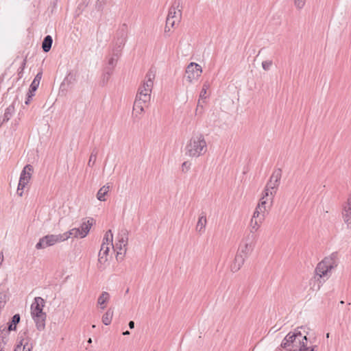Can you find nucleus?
<instances>
[{
	"label": "nucleus",
	"mask_w": 351,
	"mask_h": 351,
	"mask_svg": "<svg viewBox=\"0 0 351 351\" xmlns=\"http://www.w3.org/2000/svg\"><path fill=\"white\" fill-rule=\"evenodd\" d=\"M207 151V143L202 134L191 137L185 147V154L189 157L197 158Z\"/></svg>",
	"instance_id": "nucleus-1"
},
{
	"label": "nucleus",
	"mask_w": 351,
	"mask_h": 351,
	"mask_svg": "<svg viewBox=\"0 0 351 351\" xmlns=\"http://www.w3.org/2000/svg\"><path fill=\"white\" fill-rule=\"evenodd\" d=\"M127 36L128 26L126 24H123L117 31L113 47L112 49V51H115L116 54H118V53H121L122 49L127 40Z\"/></svg>",
	"instance_id": "nucleus-2"
},
{
	"label": "nucleus",
	"mask_w": 351,
	"mask_h": 351,
	"mask_svg": "<svg viewBox=\"0 0 351 351\" xmlns=\"http://www.w3.org/2000/svg\"><path fill=\"white\" fill-rule=\"evenodd\" d=\"M65 236L62 234H47L40 238L36 245L37 250L44 249L49 246H52L57 243L65 241Z\"/></svg>",
	"instance_id": "nucleus-3"
},
{
	"label": "nucleus",
	"mask_w": 351,
	"mask_h": 351,
	"mask_svg": "<svg viewBox=\"0 0 351 351\" xmlns=\"http://www.w3.org/2000/svg\"><path fill=\"white\" fill-rule=\"evenodd\" d=\"M266 201L261 200L256 208L252 218L251 219L252 231H256L259 227V224L265 219V213L266 212Z\"/></svg>",
	"instance_id": "nucleus-4"
},
{
	"label": "nucleus",
	"mask_w": 351,
	"mask_h": 351,
	"mask_svg": "<svg viewBox=\"0 0 351 351\" xmlns=\"http://www.w3.org/2000/svg\"><path fill=\"white\" fill-rule=\"evenodd\" d=\"M33 171V167L31 165H26L22 170L19 182L17 189V194L19 196H22L23 193V189L25 186L28 184L31 178V171Z\"/></svg>",
	"instance_id": "nucleus-5"
},
{
	"label": "nucleus",
	"mask_w": 351,
	"mask_h": 351,
	"mask_svg": "<svg viewBox=\"0 0 351 351\" xmlns=\"http://www.w3.org/2000/svg\"><path fill=\"white\" fill-rule=\"evenodd\" d=\"M254 236L248 235L240 244L237 253L247 258L254 250Z\"/></svg>",
	"instance_id": "nucleus-6"
},
{
	"label": "nucleus",
	"mask_w": 351,
	"mask_h": 351,
	"mask_svg": "<svg viewBox=\"0 0 351 351\" xmlns=\"http://www.w3.org/2000/svg\"><path fill=\"white\" fill-rule=\"evenodd\" d=\"M202 72V69L199 64L191 62L186 69L185 78L189 83H192L199 78Z\"/></svg>",
	"instance_id": "nucleus-7"
},
{
	"label": "nucleus",
	"mask_w": 351,
	"mask_h": 351,
	"mask_svg": "<svg viewBox=\"0 0 351 351\" xmlns=\"http://www.w3.org/2000/svg\"><path fill=\"white\" fill-rule=\"evenodd\" d=\"M182 0H174L169 9L167 18L176 19L179 23L182 19Z\"/></svg>",
	"instance_id": "nucleus-8"
},
{
	"label": "nucleus",
	"mask_w": 351,
	"mask_h": 351,
	"mask_svg": "<svg viewBox=\"0 0 351 351\" xmlns=\"http://www.w3.org/2000/svg\"><path fill=\"white\" fill-rule=\"evenodd\" d=\"M298 339L294 344L291 345L286 350L287 351H302L304 348H308L307 346L308 339L306 335H302L300 331H298Z\"/></svg>",
	"instance_id": "nucleus-9"
},
{
	"label": "nucleus",
	"mask_w": 351,
	"mask_h": 351,
	"mask_svg": "<svg viewBox=\"0 0 351 351\" xmlns=\"http://www.w3.org/2000/svg\"><path fill=\"white\" fill-rule=\"evenodd\" d=\"M154 73L149 71L145 75V80L138 88V92L142 93L151 94L154 85Z\"/></svg>",
	"instance_id": "nucleus-10"
},
{
	"label": "nucleus",
	"mask_w": 351,
	"mask_h": 351,
	"mask_svg": "<svg viewBox=\"0 0 351 351\" xmlns=\"http://www.w3.org/2000/svg\"><path fill=\"white\" fill-rule=\"evenodd\" d=\"M154 73L149 71L145 75V80L138 88V92L142 93L151 94L154 85Z\"/></svg>",
	"instance_id": "nucleus-11"
},
{
	"label": "nucleus",
	"mask_w": 351,
	"mask_h": 351,
	"mask_svg": "<svg viewBox=\"0 0 351 351\" xmlns=\"http://www.w3.org/2000/svg\"><path fill=\"white\" fill-rule=\"evenodd\" d=\"M45 306V300L41 297H36L33 303L31 305V315L35 316L38 315H43V307Z\"/></svg>",
	"instance_id": "nucleus-12"
},
{
	"label": "nucleus",
	"mask_w": 351,
	"mask_h": 351,
	"mask_svg": "<svg viewBox=\"0 0 351 351\" xmlns=\"http://www.w3.org/2000/svg\"><path fill=\"white\" fill-rule=\"evenodd\" d=\"M76 81V74L73 71L67 73L63 82L61 83L60 90L62 92H67L68 88Z\"/></svg>",
	"instance_id": "nucleus-13"
},
{
	"label": "nucleus",
	"mask_w": 351,
	"mask_h": 351,
	"mask_svg": "<svg viewBox=\"0 0 351 351\" xmlns=\"http://www.w3.org/2000/svg\"><path fill=\"white\" fill-rule=\"evenodd\" d=\"M298 331L299 328L295 329L293 332H289L282 341L280 347L287 350L291 345L294 344L296 342V339H298Z\"/></svg>",
	"instance_id": "nucleus-14"
},
{
	"label": "nucleus",
	"mask_w": 351,
	"mask_h": 351,
	"mask_svg": "<svg viewBox=\"0 0 351 351\" xmlns=\"http://www.w3.org/2000/svg\"><path fill=\"white\" fill-rule=\"evenodd\" d=\"M333 269V266L327 263L324 259L317 264L315 268V274L320 278L327 276L328 273Z\"/></svg>",
	"instance_id": "nucleus-15"
},
{
	"label": "nucleus",
	"mask_w": 351,
	"mask_h": 351,
	"mask_svg": "<svg viewBox=\"0 0 351 351\" xmlns=\"http://www.w3.org/2000/svg\"><path fill=\"white\" fill-rule=\"evenodd\" d=\"M280 185V182L277 183L275 182V180H272L269 179V182L267 183L265 189L263 191V197L262 199H264L265 197L269 196V193L274 197L276 193L277 189Z\"/></svg>",
	"instance_id": "nucleus-16"
},
{
	"label": "nucleus",
	"mask_w": 351,
	"mask_h": 351,
	"mask_svg": "<svg viewBox=\"0 0 351 351\" xmlns=\"http://www.w3.org/2000/svg\"><path fill=\"white\" fill-rule=\"evenodd\" d=\"M246 258H244L240 254L237 253L234 260L230 266L232 272L238 271L243 265Z\"/></svg>",
	"instance_id": "nucleus-17"
},
{
	"label": "nucleus",
	"mask_w": 351,
	"mask_h": 351,
	"mask_svg": "<svg viewBox=\"0 0 351 351\" xmlns=\"http://www.w3.org/2000/svg\"><path fill=\"white\" fill-rule=\"evenodd\" d=\"M32 317L36 324L37 330L39 331L43 330L45 328V321L47 317L46 313L43 315L32 316Z\"/></svg>",
	"instance_id": "nucleus-18"
},
{
	"label": "nucleus",
	"mask_w": 351,
	"mask_h": 351,
	"mask_svg": "<svg viewBox=\"0 0 351 351\" xmlns=\"http://www.w3.org/2000/svg\"><path fill=\"white\" fill-rule=\"evenodd\" d=\"M128 231L123 228L120 230L117 236L118 245H123L124 247L127 246L128 241Z\"/></svg>",
	"instance_id": "nucleus-19"
},
{
	"label": "nucleus",
	"mask_w": 351,
	"mask_h": 351,
	"mask_svg": "<svg viewBox=\"0 0 351 351\" xmlns=\"http://www.w3.org/2000/svg\"><path fill=\"white\" fill-rule=\"evenodd\" d=\"M93 219H88L86 221L82 223L80 227L81 238H84L88 234L91 226H93Z\"/></svg>",
	"instance_id": "nucleus-20"
},
{
	"label": "nucleus",
	"mask_w": 351,
	"mask_h": 351,
	"mask_svg": "<svg viewBox=\"0 0 351 351\" xmlns=\"http://www.w3.org/2000/svg\"><path fill=\"white\" fill-rule=\"evenodd\" d=\"M110 247H105L104 245L101 246V249L98 254V263L99 264L101 265L107 261V256L108 255Z\"/></svg>",
	"instance_id": "nucleus-21"
},
{
	"label": "nucleus",
	"mask_w": 351,
	"mask_h": 351,
	"mask_svg": "<svg viewBox=\"0 0 351 351\" xmlns=\"http://www.w3.org/2000/svg\"><path fill=\"white\" fill-rule=\"evenodd\" d=\"M21 316L19 313L14 315L8 323V330L15 331L16 326L20 322Z\"/></svg>",
	"instance_id": "nucleus-22"
},
{
	"label": "nucleus",
	"mask_w": 351,
	"mask_h": 351,
	"mask_svg": "<svg viewBox=\"0 0 351 351\" xmlns=\"http://www.w3.org/2000/svg\"><path fill=\"white\" fill-rule=\"evenodd\" d=\"M207 223L206 214L202 213L201 216L199 217L197 225H196V230L199 232H202L204 231Z\"/></svg>",
	"instance_id": "nucleus-23"
},
{
	"label": "nucleus",
	"mask_w": 351,
	"mask_h": 351,
	"mask_svg": "<svg viewBox=\"0 0 351 351\" xmlns=\"http://www.w3.org/2000/svg\"><path fill=\"white\" fill-rule=\"evenodd\" d=\"M114 250H117L116 258L117 261H121L123 258L124 255L126 253V247H123V245H118V243H116L115 245L112 246Z\"/></svg>",
	"instance_id": "nucleus-24"
},
{
	"label": "nucleus",
	"mask_w": 351,
	"mask_h": 351,
	"mask_svg": "<svg viewBox=\"0 0 351 351\" xmlns=\"http://www.w3.org/2000/svg\"><path fill=\"white\" fill-rule=\"evenodd\" d=\"M52 43H53V38H52L51 36H50V35L46 36L44 38L43 43H42L43 51L45 53L49 52L51 49Z\"/></svg>",
	"instance_id": "nucleus-25"
},
{
	"label": "nucleus",
	"mask_w": 351,
	"mask_h": 351,
	"mask_svg": "<svg viewBox=\"0 0 351 351\" xmlns=\"http://www.w3.org/2000/svg\"><path fill=\"white\" fill-rule=\"evenodd\" d=\"M112 241H113V235H112V231L110 230H109L106 232V234L103 238V241H102L101 246L104 245L105 247H110V246L112 247L113 246Z\"/></svg>",
	"instance_id": "nucleus-26"
},
{
	"label": "nucleus",
	"mask_w": 351,
	"mask_h": 351,
	"mask_svg": "<svg viewBox=\"0 0 351 351\" xmlns=\"http://www.w3.org/2000/svg\"><path fill=\"white\" fill-rule=\"evenodd\" d=\"M12 330H8V328L4 325L0 326V340L6 345L8 341V335Z\"/></svg>",
	"instance_id": "nucleus-27"
},
{
	"label": "nucleus",
	"mask_w": 351,
	"mask_h": 351,
	"mask_svg": "<svg viewBox=\"0 0 351 351\" xmlns=\"http://www.w3.org/2000/svg\"><path fill=\"white\" fill-rule=\"evenodd\" d=\"M151 99V94L142 93V92H137L136 100L141 101L143 105H148Z\"/></svg>",
	"instance_id": "nucleus-28"
},
{
	"label": "nucleus",
	"mask_w": 351,
	"mask_h": 351,
	"mask_svg": "<svg viewBox=\"0 0 351 351\" xmlns=\"http://www.w3.org/2000/svg\"><path fill=\"white\" fill-rule=\"evenodd\" d=\"M15 109H14V103H12L11 105H10L8 107L6 108L5 110V112L3 117V122H7L8 121L10 118L12 117L13 114L14 113Z\"/></svg>",
	"instance_id": "nucleus-29"
},
{
	"label": "nucleus",
	"mask_w": 351,
	"mask_h": 351,
	"mask_svg": "<svg viewBox=\"0 0 351 351\" xmlns=\"http://www.w3.org/2000/svg\"><path fill=\"white\" fill-rule=\"evenodd\" d=\"M338 254L337 252L332 253L328 257L324 258V261H327V263L333 266V269L337 267L338 265Z\"/></svg>",
	"instance_id": "nucleus-30"
},
{
	"label": "nucleus",
	"mask_w": 351,
	"mask_h": 351,
	"mask_svg": "<svg viewBox=\"0 0 351 351\" xmlns=\"http://www.w3.org/2000/svg\"><path fill=\"white\" fill-rule=\"evenodd\" d=\"M62 234H63V236L66 237L65 241L67 240L71 237H73L75 238H77V237L81 238V236H82L80 229L79 228H73V229L63 233Z\"/></svg>",
	"instance_id": "nucleus-31"
},
{
	"label": "nucleus",
	"mask_w": 351,
	"mask_h": 351,
	"mask_svg": "<svg viewBox=\"0 0 351 351\" xmlns=\"http://www.w3.org/2000/svg\"><path fill=\"white\" fill-rule=\"evenodd\" d=\"M109 299L110 294L106 291L102 292L97 300V303L100 306L101 308L104 309L106 308L104 304L108 301Z\"/></svg>",
	"instance_id": "nucleus-32"
},
{
	"label": "nucleus",
	"mask_w": 351,
	"mask_h": 351,
	"mask_svg": "<svg viewBox=\"0 0 351 351\" xmlns=\"http://www.w3.org/2000/svg\"><path fill=\"white\" fill-rule=\"evenodd\" d=\"M112 316L113 311L111 308L108 309L102 317L103 324L106 326L110 325L112 322Z\"/></svg>",
	"instance_id": "nucleus-33"
},
{
	"label": "nucleus",
	"mask_w": 351,
	"mask_h": 351,
	"mask_svg": "<svg viewBox=\"0 0 351 351\" xmlns=\"http://www.w3.org/2000/svg\"><path fill=\"white\" fill-rule=\"evenodd\" d=\"M109 186L104 185L97 192V198L101 202L106 200L105 196L109 191Z\"/></svg>",
	"instance_id": "nucleus-34"
},
{
	"label": "nucleus",
	"mask_w": 351,
	"mask_h": 351,
	"mask_svg": "<svg viewBox=\"0 0 351 351\" xmlns=\"http://www.w3.org/2000/svg\"><path fill=\"white\" fill-rule=\"evenodd\" d=\"M120 56H121L120 53H118V54H116L115 51H112V55L108 59V65L112 66V67H115Z\"/></svg>",
	"instance_id": "nucleus-35"
},
{
	"label": "nucleus",
	"mask_w": 351,
	"mask_h": 351,
	"mask_svg": "<svg viewBox=\"0 0 351 351\" xmlns=\"http://www.w3.org/2000/svg\"><path fill=\"white\" fill-rule=\"evenodd\" d=\"M114 67L110 66L107 65L104 69V73H103V82L104 83L105 82H107L110 77V75L112 74Z\"/></svg>",
	"instance_id": "nucleus-36"
},
{
	"label": "nucleus",
	"mask_w": 351,
	"mask_h": 351,
	"mask_svg": "<svg viewBox=\"0 0 351 351\" xmlns=\"http://www.w3.org/2000/svg\"><path fill=\"white\" fill-rule=\"evenodd\" d=\"M141 101H138L137 100L135 99L134 102V106H133V112L136 114L137 113H141L142 112L144 111V108L147 106V105H143L142 103H141Z\"/></svg>",
	"instance_id": "nucleus-37"
},
{
	"label": "nucleus",
	"mask_w": 351,
	"mask_h": 351,
	"mask_svg": "<svg viewBox=\"0 0 351 351\" xmlns=\"http://www.w3.org/2000/svg\"><path fill=\"white\" fill-rule=\"evenodd\" d=\"M281 177H282V169L278 168V169H275L273 171L269 179H271V181L275 180V182L277 183L278 182H280Z\"/></svg>",
	"instance_id": "nucleus-38"
},
{
	"label": "nucleus",
	"mask_w": 351,
	"mask_h": 351,
	"mask_svg": "<svg viewBox=\"0 0 351 351\" xmlns=\"http://www.w3.org/2000/svg\"><path fill=\"white\" fill-rule=\"evenodd\" d=\"M342 215L344 222L347 224L348 228H351V213H349L346 208H344Z\"/></svg>",
	"instance_id": "nucleus-39"
},
{
	"label": "nucleus",
	"mask_w": 351,
	"mask_h": 351,
	"mask_svg": "<svg viewBox=\"0 0 351 351\" xmlns=\"http://www.w3.org/2000/svg\"><path fill=\"white\" fill-rule=\"evenodd\" d=\"M20 341H23V345H21L22 350L21 351H32L33 348L32 343H29L28 339H22Z\"/></svg>",
	"instance_id": "nucleus-40"
},
{
	"label": "nucleus",
	"mask_w": 351,
	"mask_h": 351,
	"mask_svg": "<svg viewBox=\"0 0 351 351\" xmlns=\"http://www.w3.org/2000/svg\"><path fill=\"white\" fill-rule=\"evenodd\" d=\"M97 151L94 149L92 152V153L90 156V158H89V160L88 162V165L89 167H93L95 165L96 158H97Z\"/></svg>",
	"instance_id": "nucleus-41"
},
{
	"label": "nucleus",
	"mask_w": 351,
	"mask_h": 351,
	"mask_svg": "<svg viewBox=\"0 0 351 351\" xmlns=\"http://www.w3.org/2000/svg\"><path fill=\"white\" fill-rule=\"evenodd\" d=\"M209 88V84L206 82L203 84L202 88L200 91L199 94V100H204L206 99V94L207 92V89Z\"/></svg>",
	"instance_id": "nucleus-42"
},
{
	"label": "nucleus",
	"mask_w": 351,
	"mask_h": 351,
	"mask_svg": "<svg viewBox=\"0 0 351 351\" xmlns=\"http://www.w3.org/2000/svg\"><path fill=\"white\" fill-rule=\"evenodd\" d=\"M203 110H204L203 104L201 103V100L199 99L197 105L196 110H195V114L196 115L202 114L203 113Z\"/></svg>",
	"instance_id": "nucleus-43"
},
{
	"label": "nucleus",
	"mask_w": 351,
	"mask_h": 351,
	"mask_svg": "<svg viewBox=\"0 0 351 351\" xmlns=\"http://www.w3.org/2000/svg\"><path fill=\"white\" fill-rule=\"evenodd\" d=\"M271 65H272L271 60H266V61H263L262 62V66L265 71H269L270 69Z\"/></svg>",
	"instance_id": "nucleus-44"
},
{
	"label": "nucleus",
	"mask_w": 351,
	"mask_h": 351,
	"mask_svg": "<svg viewBox=\"0 0 351 351\" xmlns=\"http://www.w3.org/2000/svg\"><path fill=\"white\" fill-rule=\"evenodd\" d=\"M191 163L188 162V161H185L182 164V171L183 172H186L188 171L190 168H191Z\"/></svg>",
	"instance_id": "nucleus-45"
},
{
	"label": "nucleus",
	"mask_w": 351,
	"mask_h": 351,
	"mask_svg": "<svg viewBox=\"0 0 351 351\" xmlns=\"http://www.w3.org/2000/svg\"><path fill=\"white\" fill-rule=\"evenodd\" d=\"M176 22L178 23V21L176 19H173L171 18H167L166 19V24L171 26V27H174Z\"/></svg>",
	"instance_id": "nucleus-46"
},
{
	"label": "nucleus",
	"mask_w": 351,
	"mask_h": 351,
	"mask_svg": "<svg viewBox=\"0 0 351 351\" xmlns=\"http://www.w3.org/2000/svg\"><path fill=\"white\" fill-rule=\"evenodd\" d=\"M306 0H295V5L297 8L302 9L304 4Z\"/></svg>",
	"instance_id": "nucleus-47"
},
{
	"label": "nucleus",
	"mask_w": 351,
	"mask_h": 351,
	"mask_svg": "<svg viewBox=\"0 0 351 351\" xmlns=\"http://www.w3.org/2000/svg\"><path fill=\"white\" fill-rule=\"evenodd\" d=\"M6 302V295L3 293H0V304L2 305V308L4 307Z\"/></svg>",
	"instance_id": "nucleus-48"
},
{
	"label": "nucleus",
	"mask_w": 351,
	"mask_h": 351,
	"mask_svg": "<svg viewBox=\"0 0 351 351\" xmlns=\"http://www.w3.org/2000/svg\"><path fill=\"white\" fill-rule=\"evenodd\" d=\"M39 84H38V82H36L33 80L30 84L29 88L32 89V90H34L36 91V90L38 89V88L39 86Z\"/></svg>",
	"instance_id": "nucleus-49"
},
{
	"label": "nucleus",
	"mask_w": 351,
	"mask_h": 351,
	"mask_svg": "<svg viewBox=\"0 0 351 351\" xmlns=\"http://www.w3.org/2000/svg\"><path fill=\"white\" fill-rule=\"evenodd\" d=\"M41 77H42V71H40L36 75V76L33 80L36 82H38V84H40Z\"/></svg>",
	"instance_id": "nucleus-50"
},
{
	"label": "nucleus",
	"mask_w": 351,
	"mask_h": 351,
	"mask_svg": "<svg viewBox=\"0 0 351 351\" xmlns=\"http://www.w3.org/2000/svg\"><path fill=\"white\" fill-rule=\"evenodd\" d=\"M26 64H27V56H25V58L23 60V62H21L19 69H20L21 70H25V69L26 67Z\"/></svg>",
	"instance_id": "nucleus-51"
},
{
	"label": "nucleus",
	"mask_w": 351,
	"mask_h": 351,
	"mask_svg": "<svg viewBox=\"0 0 351 351\" xmlns=\"http://www.w3.org/2000/svg\"><path fill=\"white\" fill-rule=\"evenodd\" d=\"M23 74H24V70H21L20 69H18V71H17V75H18L17 80H19L20 79H21L23 77Z\"/></svg>",
	"instance_id": "nucleus-52"
},
{
	"label": "nucleus",
	"mask_w": 351,
	"mask_h": 351,
	"mask_svg": "<svg viewBox=\"0 0 351 351\" xmlns=\"http://www.w3.org/2000/svg\"><path fill=\"white\" fill-rule=\"evenodd\" d=\"M35 92L36 90H32V89L29 88V90L27 93V96L29 98H32L35 95Z\"/></svg>",
	"instance_id": "nucleus-53"
},
{
	"label": "nucleus",
	"mask_w": 351,
	"mask_h": 351,
	"mask_svg": "<svg viewBox=\"0 0 351 351\" xmlns=\"http://www.w3.org/2000/svg\"><path fill=\"white\" fill-rule=\"evenodd\" d=\"M347 210H348L349 213H351V197H349L348 199V207H346Z\"/></svg>",
	"instance_id": "nucleus-54"
},
{
	"label": "nucleus",
	"mask_w": 351,
	"mask_h": 351,
	"mask_svg": "<svg viewBox=\"0 0 351 351\" xmlns=\"http://www.w3.org/2000/svg\"><path fill=\"white\" fill-rule=\"evenodd\" d=\"M106 0H97V5L100 8L102 7L104 4L106 3Z\"/></svg>",
	"instance_id": "nucleus-55"
},
{
	"label": "nucleus",
	"mask_w": 351,
	"mask_h": 351,
	"mask_svg": "<svg viewBox=\"0 0 351 351\" xmlns=\"http://www.w3.org/2000/svg\"><path fill=\"white\" fill-rule=\"evenodd\" d=\"M171 26L167 25V24H165V34H167L168 32H170L171 30Z\"/></svg>",
	"instance_id": "nucleus-56"
},
{
	"label": "nucleus",
	"mask_w": 351,
	"mask_h": 351,
	"mask_svg": "<svg viewBox=\"0 0 351 351\" xmlns=\"http://www.w3.org/2000/svg\"><path fill=\"white\" fill-rule=\"evenodd\" d=\"M134 321H130L128 323V326L130 329H133L134 328Z\"/></svg>",
	"instance_id": "nucleus-57"
},
{
	"label": "nucleus",
	"mask_w": 351,
	"mask_h": 351,
	"mask_svg": "<svg viewBox=\"0 0 351 351\" xmlns=\"http://www.w3.org/2000/svg\"><path fill=\"white\" fill-rule=\"evenodd\" d=\"M315 347H316L315 346H311V347H308V348H304L302 351H314Z\"/></svg>",
	"instance_id": "nucleus-58"
},
{
	"label": "nucleus",
	"mask_w": 351,
	"mask_h": 351,
	"mask_svg": "<svg viewBox=\"0 0 351 351\" xmlns=\"http://www.w3.org/2000/svg\"><path fill=\"white\" fill-rule=\"evenodd\" d=\"M3 259H4L3 253L1 251V252H0V265L2 264Z\"/></svg>",
	"instance_id": "nucleus-59"
},
{
	"label": "nucleus",
	"mask_w": 351,
	"mask_h": 351,
	"mask_svg": "<svg viewBox=\"0 0 351 351\" xmlns=\"http://www.w3.org/2000/svg\"><path fill=\"white\" fill-rule=\"evenodd\" d=\"M5 345L3 344V342L0 340V351H4V347Z\"/></svg>",
	"instance_id": "nucleus-60"
},
{
	"label": "nucleus",
	"mask_w": 351,
	"mask_h": 351,
	"mask_svg": "<svg viewBox=\"0 0 351 351\" xmlns=\"http://www.w3.org/2000/svg\"><path fill=\"white\" fill-rule=\"evenodd\" d=\"M32 98H29L27 96L26 99L25 101V105H29Z\"/></svg>",
	"instance_id": "nucleus-61"
},
{
	"label": "nucleus",
	"mask_w": 351,
	"mask_h": 351,
	"mask_svg": "<svg viewBox=\"0 0 351 351\" xmlns=\"http://www.w3.org/2000/svg\"><path fill=\"white\" fill-rule=\"evenodd\" d=\"M130 334V331L128 330H126L125 332H123V335H129Z\"/></svg>",
	"instance_id": "nucleus-62"
},
{
	"label": "nucleus",
	"mask_w": 351,
	"mask_h": 351,
	"mask_svg": "<svg viewBox=\"0 0 351 351\" xmlns=\"http://www.w3.org/2000/svg\"><path fill=\"white\" fill-rule=\"evenodd\" d=\"M88 343H92V339H91V338H89V339H88Z\"/></svg>",
	"instance_id": "nucleus-63"
},
{
	"label": "nucleus",
	"mask_w": 351,
	"mask_h": 351,
	"mask_svg": "<svg viewBox=\"0 0 351 351\" xmlns=\"http://www.w3.org/2000/svg\"><path fill=\"white\" fill-rule=\"evenodd\" d=\"M4 351H8V350L4 348Z\"/></svg>",
	"instance_id": "nucleus-64"
}]
</instances>
